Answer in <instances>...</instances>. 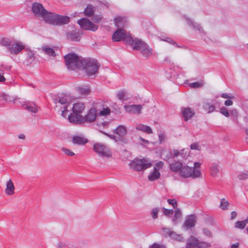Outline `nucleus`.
Segmentation results:
<instances>
[{"mask_svg":"<svg viewBox=\"0 0 248 248\" xmlns=\"http://www.w3.org/2000/svg\"><path fill=\"white\" fill-rule=\"evenodd\" d=\"M169 168L171 171L178 172L180 177L183 178H198L201 174L199 169H194L187 165H184L179 161H174L170 164Z\"/></svg>","mask_w":248,"mask_h":248,"instance_id":"f257e3e1","label":"nucleus"},{"mask_svg":"<svg viewBox=\"0 0 248 248\" xmlns=\"http://www.w3.org/2000/svg\"><path fill=\"white\" fill-rule=\"evenodd\" d=\"M100 65L95 59L90 58H82L81 69L84 70L87 76L91 78L96 77Z\"/></svg>","mask_w":248,"mask_h":248,"instance_id":"f03ea898","label":"nucleus"},{"mask_svg":"<svg viewBox=\"0 0 248 248\" xmlns=\"http://www.w3.org/2000/svg\"><path fill=\"white\" fill-rule=\"evenodd\" d=\"M65 63L69 70H80L82 58L80 59L75 53H69L64 56Z\"/></svg>","mask_w":248,"mask_h":248,"instance_id":"7ed1b4c3","label":"nucleus"},{"mask_svg":"<svg viewBox=\"0 0 248 248\" xmlns=\"http://www.w3.org/2000/svg\"><path fill=\"white\" fill-rule=\"evenodd\" d=\"M131 46L134 50H140V54L146 59L150 58L153 54V48L140 39L135 38Z\"/></svg>","mask_w":248,"mask_h":248,"instance_id":"20e7f679","label":"nucleus"},{"mask_svg":"<svg viewBox=\"0 0 248 248\" xmlns=\"http://www.w3.org/2000/svg\"><path fill=\"white\" fill-rule=\"evenodd\" d=\"M85 106L83 103H76L73 104L72 113L68 117V120L71 123L78 124L82 117L81 113L84 110Z\"/></svg>","mask_w":248,"mask_h":248,"instance_id":"39448f33","label":"nucleus"},{"mask_svg":"<svg viewBox=\"0 0 248 248\" xmlns=\"http://www.w3.org/2000/svg\"><path fill=\"white\" fill-rule=\"evenodd\" d=\"M70 21V17L51 12L47 17L46 23L54 26H62L68 24Z\"/></svg>","mask_w":248,"mask_h":248,"instance_id":"423d86ee","label":"nucleus"},{"mask_svg":"<svg viewBox=\"0 0 248 248\" xmlns=\"http://www.w3.org/2000/svg\"><path fill=\"white\" fill-rule=\"evenodd\" d=\"M112 40L114 42L123 40L131 46L133 44L134 39L130 34H126L125 31L122 29H117L112 36Z\"/></svg>","mask_w":248,"mask_h":248,"instance_id":"0eeeda50","label":"nucleus"},{"mask_svg":"<svg viewBox=\"0 0 248 248\" xmlns=\"http://www.w3.org/2000/svg\"><path fill=\"white\" fill-rule=\"evenodd\" d=\"M130 168L135 171L145 170L152 166V163L147 162L145 159H135L129 164Z\"/></svg>","mask_w":248,"mask_h":248,"instance_id":"6e6552de","label":"nucleus"},{"mask_svg":"<svg viewBox=\"0 0 248 248\" xmlns=\"http://www.w3.org/2000/svg\"><path fill=\"white\" fill-rule=\"evenodd\" d=\"M31 11L34 15L43 17L45 22H46L47 17L51 13L47 11L41 3L37 2L32 4Z\"/></svg>","mask_w":248,"mask_h":248,"instance_id":"1a4fd4ad","label":"nucleus"},{"mask_svg":"<svg viewBox=\"0 0 248 248\" xmlns=\"http://www.w3.org/2000/svg\"><path fill=\"white\" fill-rule=\"evenodd\" d=\"M93 151L100 156L110 157L112 155L111 152L109 148L104 144L95 143L93 146Z\"/></svg>","mask_w":248,"mask_h":248,"instance_id":"9d476101","label":"nucleus"},{"mask_svg":"<svg viewBox=\"0 0 248 248\" xmlns=\"http://www.w3.org/2000/svg\"><path fill=\"white\" fill-rule=\"evenodd\" d=\"M78 23L81 29L86 31H96L98 27L97 25L92 23L89 19L82 18L78 20Z\"/></svg>","mask_w":248,"mask_h":248,"instance_id":"9b49d317","label":"nucleus"},{"mask_svg":"<svg viewBox=\"0 0 248 248\" xmlns=\"http://www.w3.org/2000/svg\"><path fill=\"white\" fill-rule=\"evenodd\" d=\"M97 115V110L94 108H92L88 110L86 115L84 117L82 116L78 124H80L85 123H92L95 120Z\"/></svg>","mask_w":248,"mask_h":248,"instance_id":"f8f14e48","label":"nucleus"},{"mask_svg":"<svg viewBox=\"0 0 248 248\" xmlns=\"http://www.w3.org/2000/svg\"><path fill=\"white\" fill-rule=\"evenodd\" d=\"M0 44L1 46H7L8 51L12 55L16 54V42L15 41L11 42L9 38H3L0 41Z\"/></svg>","mask_w":248,"mask_h":248,"instance_id":"ddd939ff","label":"nucleus"},{"mask_svg":"<svg viewBox=\"0 0 248 248\" xmlns=\"http://www.w3.org/2000/svg\"><path fill=\"white\" fill-rule=\"evenodd\" d=\"M164 235L166 237L169 236L170 237L177 240L180 242L183 241V237L181 234H177L175 232L171 230L169 228H164L162 229Z\"/></svg>","mask_w":248,"mask_h":248,"instance_id":"4468645a","label":"nucleus"},{"mask_svg":"<svg viewBox=\"0 0 248 248\" xmlns=\"http://www.w3.org/2000/svg\"><path fill=\"white\" fill-rule=\"evenodd\" d=\"M196 222V216L194 214H191L186 217L183 224V228L185 230H189L195 226Z\"/></svg>","mask_w":248,"mask_h":248,"instance_id":"2eb2a0df","label":"nucleus"},{"mask_svg":"<svg viewBox=\"0 0 248 248\" xmlns=\"http://www.w3.org/2000/svg\"><path fill=\"white\" fill-rule=\"evenodd\" d=\"M66 35L67 39L71 41L78 42L81 38V33L76 30L68 31Z\"/></svg>","mask_w":248,"mask_h":248,"instance_id":"dca6fc26","label":"nucleus"},{"mask_svg":"<svg viewBox=\"0 0 248 248\" xmlns=\"http://www.w3.org/2000/svg\"><path fill=\"white\" fill-rule=\"evenodd\" d=\"M181 113L185 122L188 121L195 114V112L192 108L189 107L182 108L181 109Z\"/></svg>","mask_w":248,"mask_h":248,"instance_id":"f3484780","label":"nucleus"},{"mask_svg":"<svg viewBox=\"0 0 248 248\" xmlns=\"http://www.w3.org/2000/svg\"><path fill=\"white\" fill-rule=\"evenodd\" d=\"M142 107L140 105H125L124 108L126 112L140 114Z\"/></svg>","mask_w":248,"mask_h":248,"instance_id":"a211bd4d","label":"nucleus"},{"mask_svg":"<svg viewBox=\"0 0 248 248\" xmlns=\"http://www.w3.org/2000/svg\"><path fill=\"white\" fill-rule=\"evenodd\" d=\"M18 103H20L23 107H25L26 109L28 111L32 113H36L38 111V108L36 105L33 103H31L30 102H24L23 104L20 101H18ZM17 103V100H16V104Z\"/></svg>","mask_w":248,"mask_h":248,"instance_id":"6ab92c4d","label":"nucleus"},{"mask_svg":"<svg viewBox=\"0 0 248 248\" xmlns=\"http://www.w3.org/2000/svg\"><path fill=\"white\" fill-rule=\"evenodd\" d=\"M76 91L82 97L87 96L91 93V89L87 85L77 87Z\"/></svg>","mask_w":248,"mask_h":248,"instance_id":"aec40b11","label":"nucleus"},{"mask_svg":"<svg viewBox=\"0 0 248 248\" xmlns=\"http://www.w3.org/2000/svg\"><path fill=\"white\" fill-rule=\"evenodd\" d=\"M88 142V139L78 135L74 136L72 138V142L74 144L84 145Z\"/></svg>","mask_w":248,"mask_h":248,"instance_id":"412c9836","label":"nucleus"},{"mask_svg":"<svg viewBox=\"0 0 248 248\" xmlns=\"http://www.w3.org/2000/svg\"><path fill=\"white\" fill-rule=\"evenodd\" d=\"M220 103L217 101H215L213 104H210L209 102H206L203 105V108L207 111L208 113H211L216 110V106H219Z\"/></svg>","mask_w":248,"mask_h":248,"instance_id":"4be33fe9","label":"nucleus"},{"mask_svg":"<svg viewBox=\"0 0 248 248\" xmlns=\"http://www.w3.org/2000/svg\"><path fill=\"white\" fill-rule=\"evenodd\" d=\"M15 99L14 97H11L3 93H0V106L4 105L5 103L14 101Z\"/></svg>","mask_w":248,"mask_h":248,"instance_id":"5701e85b","label":"nucleus"},{"mask_svg":"<svg viewBox=\"0 0 248 248\" xmlns=\"http://www.w3.org/2000/svg\"><path fill=\"white\" fill-rule=\"evenodd\" d=\"M127 132L126 128L123 125H119L113 131V133L117 134L118 136H125L127 134Z\"/></svg>","mask_w":248,"mask_h":248,"instance_id":"b1692460","label":"nucleus"},{"mask_svg":"<svg viewBox=\"0 0 248 248\" xmlns=\"http://www.w3.org/2000/svg\"><path fill=\"white\" fill-rule=\"evenodd\" d=\"M160 177V173L155 167H154L153 171L149 175L148 178L149 181H154L159 179Z\"/></svg>","mask_w":248,"mask_h":248,"instance_id":"393cba45","label":"nucleus"},{"mask_svg":"<svg viewBox=\"0 0 248 248\" xmlns=\"http://www.w3.org/2000/svg\"><path fill=\"white\" fill-rule=\"evenodd\" d=\"M114 23H115L117 28L121 27L124 28L125 26V23L126 18L124 17L118 16L114 18Z\"/></svg>","mask_w":248,"mask_h":248,"instance_id":"a878e982","label":"nucleus"},{"mask_svg":"<svg viewBox=\"0 0 248 248\" xmlns=\"http://www.w3.org/2000/svg\"><path fill=\"white\" fill-rule=\"evenodd\" d=\"M14 189L15 186L14 184L11 180H9V181L7 183L5 193L7 195L13 194L14 193Z\"/></svg>","mask_w":248,"mask_h":248,"instance_id":"bb28decb","label":"nucleus"},{"mask_svg":"<svg viewBox=\"0 0 248 248\" xmlns=\"http://www.w3.org/2000/svg\"><path fill=\"white\" fill-rule=\"evenodd\" d=\"M197 245L198 239L192 237L190 239H188L186 245V248H197Z\"/></svg>","mask_w":248,"mask_h":248,"instance_id":"cd10ccee","label":"nucleus"},{"mask_svg":"<svg viewBox=\"0 0 248 248\" xmlns=\"http://www.w3.org/2000/svg\"><path fill=\"white\" fill-rule=\"evenodd\" d=\"M94 8L91 4L87 5L84 11V15L87 17H91L94 14Z\"/></svg>","mask_w":248,"mask_h":248,"instance_id":"c85d7f7f","label":"nucleus"},{"mask_svg":"<svg viewBox=\"0 0 248 248\" xmlns=\"http://www.w3.org/2000/svg\"><path fill=\"white\" fill-rule=\"evenodd\" d=\"M136 129L149 134L153 133V130L152 128L149 126L144 124H140L138 125L136 127Z\"/></svg>","mask_w":248,"mask_h":248,"instance_id":"c756f323","label":"nucleus"},{"mask_svg":"<svg viewBox=\"0 0 248 248\" xmlns=\"http://www.w3.org/2000/svg\"><path fill=\"white\" fill-rule=\"evenodd\" d=\"M42 49L43 51L46 54L51 56H55L56 53L54 50L51 47H49L47 46H42Z\"/></svg>","mask_w":248,"mask_h":248,"instance_id":"7c9ffc66","label":"nucleus"},{"mask_svg":"<svg viewBox=\"0 0 248 248\" xmlns=\"http://www.w3.org/2000/svg\"><path fill=\"white\" fill-rule=\"evenodd\" d=\"M29 46H27L24 43L21 41H16V54L19 53L22 50H26Z\"/></svg>","mask_w":248,"mask_h":248,"instance_id":"2f4dec72","label":"nucleus"},{"mask_svg":"<svg viewBox=\"0 0 248 248\" xmlns=\"http://www.w3.org/2000/svg\"><path fill=\"white\" fill-rule=\"evenodd\" d=\"M186 21L189 25L192 27L193 28L199 31H202V29L201 25L193 21L191 19L189 18H186Z\"/></svg>","mask_w":248,"mask_h":248,"instance_id":"473e14b6","label":"nucleus"},{"mask_svg":"<svg viewBox=\"0 0 248 248\" xmlns=\"http://www.w3.org/2000/svg\"><path fill=\"white\" fill-rule=\"evenodd\" d=\"M54 102L55 104L59 103L62 105H63L64 106L67 105V107H68L69 105V103L68 102L67 98L65 96L61 97L59 99L55 98Z\"/></svg>","mask_w":248,"mask_h":248,"instance_id":"72a5a7b5","label":"nucleus"},{"mask_svg":"<svg viewBox=\"0 0 248 248\" xmlns=\"http://www.w3.org/2000/svg\"><path fill=\"white\" fill-rule=\"evenodd\" d=\"M231 119L235 123H237L238 112L236 109H232L229 112Z\"/></svg>","mask_w":248,"mask_h":248,"instance_id":"f704fd0d","label":"nucleus"},{"mask_svg":"<svg viewBox=\"0 0 248 248\" xmlns=\"http://www.w3.org/2000/svg\"><path fill=\"white\" fill-rule=\"evenodd\" d=\"M211 175L215 176L219 171L218 166L214 163L211 167Z\"/></svg>","mask_w":248,"mask_h":248,"instance_id":"c9c22d12","label":"nucleus"},{"mask_svg":"<svg viewBox=\"0 0 248 248\" xmlns=\"http://www.w3.org/2000/svg\"><path fill=\"white\" fill-rule=\"evenodd\" d=\"M162 41H164L165 42H166L175 46L176 47H182L183 46H179L176 42L172 40L171 38L169 37H165L164 39H162Z\"/></svg>","mask_w":248,"mask_h":248,"instance_id":"e433bc0d","label":"nucleus"},{"mask_svg":"<svg viewBox=\"0 0 248 248\" xmlns=\"http://www.w3.org/2000/svg\"><path fill=\"white\" fill-rule=\"evenodd\" d=\"M182 212L179 208H177L175 210V213L173 218H172V221L176 222V220L181 217Z\"/></svg>","mask_w":248,"mask_h":248,"instance_id":"4c0bfd02","label":"nucleus"},{"mask_svg":"<svg viewBox=\"0 0 248 248\" xmlns=\"http://www.w3.org/2000/svg\"><path fill=\"white\" fill-rule=\"evenodd\" d=\"M210 244L206 242H199L198 240L197 248H208Z\"/></svg>","mask_w":248,"mask_h":248,"instance_id":"58836bf2","label":"nucleus"},{"mask_svg":"<svg viewBox=\"0 0 248 248\" xmlns=\"http://www.w3.org/2000/svg\"><path fill=\"white\" fill-rule=\"evenodd\" d=\"M229 204V202L224 198L221 199L219 207L223 210H225Z\"/></svg>","mask_w":248,"mask_h":248,"instance_id":"ea45409f","label":"nucleus"},{"mask_svg":"<svg viewBox=\"0 0 248 248\" xmlns=\"http://www.w3.org/2000/svg\"><path fill=\"white\" fill-rule=\"evenodd\" d=\"M159 211V208L155 207L152 209L151 215L153 219H156L158 218V212Z\"/></svg>","mask_w":248,"mask_h":248,"instance_id":"a19ab883","label":"nucleus"},{"mask_svg":"<svg viewBox=\"0 0 248 248\" xmlns=\"http://www.w3.org/2000/svg\"><path fill=\"white\" fill-rule=\"evenodd\" d=\"M246 224L243 220L237 221L235 223V227L240 229H243L245 228Z\"/></svg>","mask_w":248,"mask_h":248,"instance_id":"79ce46f5","label":"nucleus"},{"mask_svg":"<svg viewBox=\"0 0 248 248\" xmlns=\"http://www.w3.org/2000/svg\"><path fill=\"white\" fill-rule=\"evenodd\" d=\"M219 112L221 114L226 117H229L230 116V113L225 107H221L220 108Z\"/></svg>","mask_w":248,"mask_h":248,"instance_id":"37998d69","label":"nucleus"},{"mask_svg":"<svg viewBox=\"0 0 248 248\" xmlns=\"http://www.w3.org/2000/svg\"><path fill=\"white\" fill-rule=\"evenodd\" d=\"M125 93V92L124 90H121L117 93L116 97L120 100L123 101L124 100V96Z\"/></svg>","mask_w":248,"mask_h":248,"instance_id":"c03bdc74","label":"nucleus"},{"mask_svg":"<svg viewBox=\"0 0 248 248\" xmlns=\"http://www.w3.org/2000/svg\"><path fill=\"white\" fill-rule=\"evenodd\" d=\"M110 113V109L107 107L106 108H104L103 110H100L99 112V114L101 116H107Z\"/></svg>","mask_w":248,"mask_h":248,"instance_id":"a18cd8bd","label":"nucleus"},{"mask_svg":"<svg viewBox=\"0 0 248 248\" xmlns=\"http://www.w3.org/2000/svg\"><path fill=\"white\" fill-rule=\"evenodd\" d=\"M116 140L124 144H126L128 142V140L125 136H118Z\"/></svg>","mask_w":248,"mask_h":248,"instance_id":"49530a36","label":"nucleus"},{"mask_svg":"<svg viewBox=\"0 0 248 248\" xmlns=\"http://www.w3.org/2000/svg\"><path fill=\"white\" fill-rule=\"evenodd\" d=\"M162 210L163 211L164 215L167 217H170V215H172L173 212V209H169L165 207H163Z\"/></svg>","mask_w":248,"mask_h":248,"instance_id":"de8ad7c7","label":"nucleus"},{"mask_svg":"<svg viewBox=\"0 0 248 248\" xmlns=\"http://www.w3.org/2000/svg\"><path fill=\"white\" fill-rule=\"evenodd\" d=\"M149 248H167L165 245L154 243L149 247Z\"/></svg>","mask_w":248,"mask_h":248,"instance_id":"09e8293b","label":"nucleus"},{"mask_svg":"<svg viewBox=\"0 0 248 248\" xmlns=\"http://www.w3.org/2000/svg\"><path fill=\"white\" fill-rule=\"evenodd\" d=\"M167 202H168V203L169 204L171 205L174 208H176L178 204H177V201L174 199H168Z\"/></svg>","mask_w":248,"mask_h":248,"instance_id":"8fccbe9b","label":"nucleus"},{"mask_svg":"<svg viewBox=\"0 0 248 248\" xmlns=\"http://www.w3.org/2000/svg\"><path fill=\"white\" fill-rule=\"evenodd\" d=\"M25 51L27 52L28 58L31 59L34 57V54L29 47L27 48Z\"/></svg>","mask_w":248,"mask_h":248,"instance_id":"3c124183","label":"nucleus"},{"mask_svg":"<svg viewBox=\"0 0 248 248\" xmlns=\"http://www.w3.org/2000/svg\"><path fill=\"white\" fill-rule=\"evenodd\" d=\"M62 152L68 156H73L75 155L73 152L65 148H62Z\"/></svg>","mask_w":248,"mask_h":248,"instance_id":"603ef678","label":"nucleus"},{"mask_svg":"<svg viewBox=\"0 0 248 248\" xmlns=\"http://www.w3.org/2000/svg\"><path fill=\"white\" fill-rule=\"evenodd\" d=\"M189 85L191 87L198 88L202 87V84L200 82H194L190 83Z\"/></svg>","mask_w":248,"mask_h":248,"instance_id":"864d4df0","label":"nucleus"},{"mask_svg":"<svg viewBox=\"0 0 248 248\" xmlns=\"http://www.w3.org/2000/svg\"><path fill=\"white\" fill-rule=\"evenodd\" d=\"M238 178L240 180H244L248 179V174L246 173H241L238 175Z\"/></svg>","mask_w":248,"mask_h":248,"instance_id":"5fc2aeb1","label":"nucleus"},{"mask_svg":"<svg viewBox=\"0 0 248 248\" xmlns=\"http://www.w3.org/2000/svg\"><path fill=\"white\" fill-rule=\"evenodd\" d=\"M202 231L204 234L206 236L210 237H212V233L207 228H203L202 229Z\"/></svg>","mask_w":248,"mask_h":248,"instance_id":"6e6d98bb","label":"nucleus"},{"mask_svg":"<svg viewBox=\"0 0 248 248\" xmlns=\"http://www.w3.org/2000/svg\"><path fill=\"white\" fill-rule=\"evenodd\" d=\"M165 139V135L163 133H161L158 134V140L160 143L164 142Z\"/></svg>","mask_w":248,"mask_h":248,"instance_id":"4d7b16f0","label":"nucleus"},{"mask_svg":"<svg viewBox=\"0 0 248 248\" xmlns=\"http://www.w3.org/2000/svg\"><path fill=\"white\" fill-rule=\"evenodd\" d=\"M68 107L67 106H63V110L62 112V116L64 118L66 117V114L68 112Z\"/></svg>","mask_w":248,"mask_h":248,"instance_id":"13d9d810","label":"nucleus"},{"mask_svg":"<svg viewBox=\"0 0 248 248\" xmlns=\"http://www.w3.org/2000/svg\"><path fill=\"white\" fill-rule=\"evenodd\" d=\"M190 149L191 150H199V144L197 142L193 143L190 145Z\"/></svg>","mask_w":248,"mask_h":248,"instance_id":"bf43d9fd","label":"nucleus"},{"mask_svg":"<svg viewBox=\"0 0 248 248\" xmlns=\"http://www.w3.org/2000/svg\"><path fill=\"white\" fill-rule=\"evenodd\" d=\"M101 19V17L100 16H94L92 18V20L94 22L98 23Z\"/></svg>","mask_w":248,"mask_h":248,"instance_id":"052dcab7","label":"nucleus"},{"mask_svg":"<svg viewBox=\"0 0 248 248\" xmlns=\"http://www.w3.org/2000/svg\"><path fill=\"white\" fill-rule=\"evenodd\" d=\"M233 104V102L231 99H227L225 101L224 105L226 106H230Z\"/></svg>","mask_w":248,"mask_h":248,"instance_id":"680f3d73","label":"nucleus"},{"mask_svg":"<svg viewBox=\"0 0 248 248\" xmlns=\"http://www.w3.org/2000/svg\"><path fill=\"white\" fill-rule=\"evenodd\" d=\"M220 96L224 98L232 99L233 96H231L226 93H223L220 95Z\"/></svg>","mask_w":248,"mask_h":248,"instance_id":"e2e57ef3","label":"nucleus"},{"mask_svg":"<svg viewBox=\"0 0 248 248\" xmlns=\"http://www.w3.org/2000/svg\"><path fill=\"white\" fill-rule=\"evenodd\" d=\"M237 216V213L235 211H232L231 212V219H234Z\"/></svg>","mask_w":248,"mask_h":248,"instance_id":"0e129e2a","label":"nucleus"},{"mask_svg":"<svg viewBox=\"0 0 248 248\" xmlns=\"http://www.w3.org/2000/svg\"><path fill=\"white\" fill-rule=\"evenodd\" d=\"M179 154H180V152L178 150H174L173 153L172 155V157H176V156H178L179 155Z\"/></svg>","mask_w":248,"mask_h":248,"instance_id":"69168bd1","label":"nucleus"},{"mask_svg":"<svg viewBox=\"0 0 248 248\" xmlns=\"http://www.w3.org/2000/svg\"><path fill=\"white\" fill-rule=\"evenodd\" d=\"M194 166L193 168L194 169H197L198 168L200 167V166L201 165V163L199 162H196L194 163Z\"/></svg>","mask_w":248,"mask_h":248,"instance_id":"338daca9","label":"nucleus"},{"mask_svg":"<svg viewBox=\"0 0 248 248\" xmlns=\"http://www.w3.org/2000/svg\"><path fill=\"white\" fill-rule=\"evenodd\" d=\"M239 246V243H234V244H233L231 245V248H237Z\"/></svg>","mask_w":248,"mask_h":248,"instance_id":"774afa93","label":"nucleus"}]
</instances>
